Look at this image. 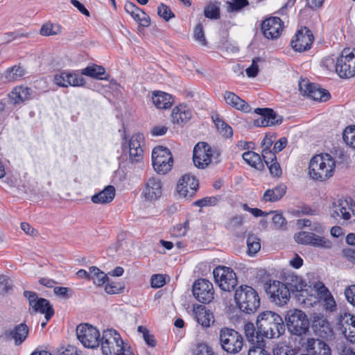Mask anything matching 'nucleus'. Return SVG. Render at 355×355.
<instances>
[{
  "instance_id": "64",
  "label": "nucleus",
  "mask_w": 355,
  "mask_h": 355,
  "mask_svg": "<svg viewBox=\"0 0 355 355\" xmlns=\"http://www.w3.org/2000/svg\"><path fill=\"white\" fill-rule=\"evenodd\" d=\"M265 346L250 347L248 355H270L265 349Z\"/></svg>"
},
{
  "instance_id": "34",
  "label": "nucleus",
  "mask_w": 355,
  "mask_h": 355,
  "mask_svg": "<svg viewBox=\"0 0 355 355\" xmlns=\"http://www.w3.org/2000/svg\"><path fill=\"white\" fill-rule=\"evenodd\" d=\"M286 285L289 288L290 292H304L306 291V282L300 276L294 274H289L286 277Z\"/></svg>"
},
{
  "instance_id": "8",
  "label": "nucleus",
  "mask_w": 355,
  "mask_h": 355,
  "mask_svg": "<svg viewBox=\"0 0 355 355\" xmlns=\"http://www.w3.org/2000/svg\"><path fill=\"white\" fill-rule=\"evenodd\" d=\"M152 163L155 171L159 174L167 173L172 168L173 159L168 148L158 146L152 152Z\"/></svg>"
},
{
  "instance_id": "57",
  "label": "nucleus",
  "mask_w": 355,
  "mask_h": 355,
  "mask_svg": "<svg viewBox=\"0 0 355 355\" xmlns=\"http://www.w3.org/2000/svg\"><path fill=\"white\" fill-rule=\"evenodd\" d=\"M313 288L320 299L331 293L324 284L320 282H316Z\"/></svg>"
},
{
  "instance_id": "5",
  "label": "nucleus",
  "mask_w": 355,
  "mask_h": 355,
  "mask_svg": "<svg viewBox=\"0 0 355 355\" xmlns=\"http://www.w3.org/2000/svg\"><path fill=\"white\" fill-rule=\"evenodd\" d=\"M285 320L288 330L293 335L302 336L309 331V320L306 313L301 310H289Z\"/></svg>"
},
{
  "instance_id": "1",
  "label": "nucleus",
  "mask_w": 355,
  "mask_h": 355,
  "mask_svg": "<svg viewBox=\"0 0 355 355\" xmlns=\"http://www.w3.org/2000/svg\"><path fill=\"white\" fill-rule=\"evenodd\" d=\"M256 323L259 334L267 338H279L285 331L282 317L270 311L261 313L257 318Z\"/></svg>"
},
{
  "instance_id": "63",
  "label": "nucleus",
  "mask_w": 355,
  "mask_h": 355,
  "mask_svg": "<svg viewBox=\"0 0 355 355\" xmlns=\"http://www.w3.org/2000/svg\"><path fill=\"white\" fill-rule=\"evenodd\" d=\"M343 333L347 340L352 343H355V324L350 326L348 328H345Z\"/></svg>"
},
{
  "instance_id": "51",
  "label": "nucleus",
  "mask_w": 355,
  "mask_h": 355,
  "mask_svg": "<svg viewBox=\"0 0 355 355\" xmlns=\"http://www.w3.org/2000/svg\"><path fill=\"white\" fill-rule=\"evenodd\" d=\"M247 5H248V0H232L227 2V11H239Z\"/></svg>"
},
{
  "instance_id": "54",
  "label": "nucleus",
  "mask_w": 355,
  "mask_h": 355,
  "mask_svg": "<svg viewBox=\"0 0 355 355\" xmlns=\"http://www.w3.org/2000/svg\"><path fill=\"white\" fill-rule=\"evenodd\" d=\"M275 152L274 150H271L270 149H262L261 155H262V161L263 162L269 166L270 163H272L277 160Z\"/></svg>"
},
{
  "instance_id": "10",
  "label": "nucleus",
  "mask_w": 355,
  "mask_h": 355,
  "mask_svg": "<svg viewBox=\"0 0 355 355\" xmlns=\"http://www.w3.org/2000/svg\"><path fill=\"white\" fill-rule=\"evenodd\" d=\"M76 336L78 340L87 348H96L101 343L99 331L88 324H80L76 327Z\"/></svg>"
},
{
  "instance_id": "46",
  "label": "nucleus",
  "mask_w": 355,
  "mask_h": 355,
  "mask_svg": "<svg viewBox=\"0 0 355 355\" xmlns=\"http://www.w3.org/2000/svg\"><path fill=\"white\" fill-rule=\"evenodd\" d=\"M343 138L347 145L355 149V125L347 127L343 131Z\"/></svg>"
},
{
  "instance_id": "39",
  "label": "nucleus",
  "mask_w": 355,
  "mask_h": 355,
  "mask_svg": "<svg viewBox=\"0 0 355 355\" xmlns=\"http://www.w3.org/2000/svg\"><path fill=\"white\" fill-rule=\"evenodd\" d=\"M28 333V327L24 323L17 325L9 332V336L15 340L17 345L21 344L26 338Z\"/></svg>"
},
{
  "instance_id": "37",
  "label": "nucleus",
  "mask_w": 355,
  "mask_h": 355,
  "mask_svg": "<svg viewBox=\"0 0 355 355\" xmlns=\"http://www.w3.org/2000/svg\"><path fill=\"white\" fill-rule=\"evenodd\" d=\"M81 74L98 80H107L108 76L105 68L97 64H92L83 69Z\"/></svg>"
},
{
  "instance_id": "12",
  "label": "nucleus",
  "mask_w": 355,
  "mask_h": 355,
  "mask_svg": "<svg viewBox=\"0 0 355 355\" xmlns=\"http://www.w3.org/2000/svg\"><path fill=\"white\" fill-rule=\"evenodd\" d=\"M266 291L271 302L279 306L286 304L290 299L289 288L285 284L279 281L270 282Z\"/></svg>"
},
{
  "instance_id": "42",
  "label": "nucleus",
  "mask_w": 355,
  "mask_h": 355,
  "mask_svg": "<svg viewBox=\"0 0 355 355\" xmlns=\"http://www.w3.org/2000/svg\"><path fill=\"white\" fill-rule=\"evenodd\" d=\"M89 271L92 275L91 279L95 285L101 286L108 281L107 275L96 266L89 267Z\"/></svg>"
},
{
  "instance_id": "23",
  "label": "nucleus",
  "mask_w": 355,
  "mask_h": 355,
  "mask_svg": "<svg viewBox=\"0 0 355 355\" xmlns=\"http://www.w3.org/2000/svg\"><path fill=\"white\" fill-rule=\"evenodd\" d=\"M282 30V21L277 17L268 18L261 24L262 33L268 39H275L279 37Z\"/></svg>"
},
{
  "instance_id": "11",
  "label": "nucleus",
  "mask_w": 355,
  "mask_h": 355,
  "mask_svg": "<svg viewBox=\"0 0 355 355\" xmlns=\"http://www.w3.org/2000/svg\"><path fill=\"white\" fill-rule=\"evenodd\" d=\"M213 275L215 282L221 290L231 291L237 284L235 272L229 267L219 266L214 268Z\"/></svg>"
},
{
  "instance_id": "30",
  "label": "nucleus",
  "mask_w": 355,
  "mask_h": 355,
  "mask_svg": "<svg viewBox=\"0 0 355 355\" xmlns=\"http://www.w3.org/2000/svg\"><path fill=\"white\" fill-rule=\"evenodd\" d=\"M225 103L238 110L244 112H248L250 110V105L244 100L241 99L239 96L232 92L226 91L223 94Z\"/></svg>"
},
{
  "instance_id": "14",
  "label": "nucleus",
  "mask_w": 355,
  "mask_h": 355,
  "mask_svg": "<svg viewBox=\"0 0 355 355\" xmlns=\"http://www.w3.org/2000/svg\"><path fill=\"white\" fill-rule=\"evenodd\" d=\"M53 81L60 87H80L85 84L81 75L74 71L62 70L54 75Z\"/></svg>"
},
{
  "instance_id": "27",
  "label": "nucleus",
  "mask_w": 355,
  "mask_h": 355,
  "mask_svg": "<svg viewBox=\"0 0 355 355\" xmlns=\"http://www.w3.org/2000/svg\"><path fill=\"white\" fill-rule=\"evenodd\" d=\"M124 9L141 26L147 27L150 25V20L148 17H146L145 12L135 3L127 1L124 6Z\"/></svg>"
},
{
  "instance_id": "38",
  "label": "nucleus",
  "mask_w": 355,
  "mask_h": 355,
  "mask_svg": "<svg viewBox=\"0 0 355 355\" xmlns=\"http://www.w3.org/2000/svg\"><path fill=\"white\" fill-rule=\"evenodd\" d=\"M242 157L248 165L255 169L261 171L264 168V164L259 154L251 150H248L243 153Z\"/></svg>"
},
{
  "instance_id": "7",
  "label": "nucleus",
  "mask_w": 355,
  "mask_h": 355,
  "mask_svg": "<svg viewBox=\"0 0 355 355\" xmlns=\"http://www.w3.org/2000/svg\"><path fill=\"white\" fill-rule=\"evenodd\" d=\"M220 343L222 348L230 354L239 353L243 345V338L236 331L223 328L220 331Z\"/></svg>"
},
{
  "instance_id": "31",
  "label": "nucleus",
  "mask_w": 355,
  "mask_h": 355,
  "mask_svg": "<svg viewBox=\"0 0 355 355\" xmlns=\"http://www.w3.org/2000/svg\"><path fill=\"white\" fill-rule=\"evenodd\" d=\"M244 331L248 340L251 343L250 347L265 346L263 337H260L259 331H256L253 323L248 322L244 325Z\"/></svg>"
},
{
  "instance_id": "4",
  "label": "nucleus",
  "mask_w": 355,
  "mask_h": 355,
  "mask_svg": "<svg viewBox=\"0 0 355 355\" xmlns=\"http://www.w3.org/2000/svg\"><path fill=\"white\" fill-rule=\"evenodd\" d=\"M234 300L239 309L248 314L255 312L260 305L257 291L248 286L238 288L235 291Z\"/></svg>"
},
{
  "instance_id": "43",
  "label": "nucleus",
  "mask_w": 355,
  "mask_h": 355,
  "mask_svg": "<svg viewBox=\"0 0 355 355\" xmlns=\"http://www.w3.org/2000/svg\"><path fill=\"white\" fill-rule=\"evenodd\" d=\"M62 27L58 24L47 22L44 24L40 31V33L43 36H53L61 33Z\"/></svg>"
},
{
  "instance_id": "40",
  "label": "nucleus",
  "mask_w": 355,
  "mask_h": 355,
  "mask_svg": "<svg viewBox=\"0 0 355 355\" xmlns=\"http://www.w3.org/2000/svg\"><path fill=\"white\" fill-rule=\"evenodd\" d=\"M24 75L25 70L21 67L14 66L5 71L3 78L6 81L14 82L21 79Z\"/></svg>"
},
{
  "instance_id": "53",
  "label": "nucleus",
  "mask_w": 355,
  "mask_h": 355,
  "mask_svg": "<svg viewBox=\"0 0 355 355\" xmlns=\"http://www.w3.org/2000/svg\"><path fill=\"white\" fill-rule=\"evenodd\" d=\"M194 39L199 42L202 45H206L207 42L205 40L203 28L201 24H198L193 30Z\"/></svg>"
},
{
  "instance_id": "35",
  "label": "nucleus",
  "mask_w": 355,
  "mask_h": 355,
  "mask_svg": "<svg viewBox=\"0 0 355 355\" xmlns=\"http://www.w3.org/2000/svg\"><path fill=\"white\" fill-rule=\"evenodd\" d=\"M193 312L196 321L202 327H209L211 322H214L212 313L208 311L204 306L198 305L194 309Z\"/></svg>"
},
{
  "instance_id": "26",
  "label": "nucleus",
  "mask_w": 355,
  "mask_h": 355,
  "mask_svg": "<svg viewBox=\"0 0 355 355\" xmlns=\"http://www.w3.org/2000/svg\"><path fill=\"white\" fill-rule=\"evenodd\" d=\"M306 350L310 355H331L329 346L320 339L309 338Z\"/></svg>"
},
{
  "instance_id": "21",
  "label": "nucleus",
  "mask_w": 355,
  "mask_h": 355,
  "mask_svg": "<svg viewBox=\"0 0 355 355\" xmlns=\"http://www.w3.org/2000/svg\"><path fill=\"white\" fill-rule=\"evenodd\" d=\"M198 187V180L193 175H184L178 181L176 191L183 198H192Z\"/></svg>"
},
{
  "instance_id": "19",
  "label": "nucleus",
  "mask_w": 355,
  "mask_h": 355,
  "mask_svg": "<svg viewBox=\"0 0 355 355\" xmlns=\"http://www.w3.org/2000/svg\"><path fill=\"white\" fill-rule=\"evenodd\" d=\"M331 216L334 218L340 217L347 220L352 216H355V202L352 198L338 199L333 204Z\"/></svg>"
},
{
  "instance_id": "36",
  "label": "nucleus",
  "mask_w": 355,
  "mask_h": 355,
  "mask_svg": "<svg viewBox=\"0 0 355 355\" xmlns=\"http://www.w3.org/2000/svg\"><path fill=\"white\" fill-rule=\"evenodd\" d=\"M286 186L284 184H279L275 187L266 190L262 197L266 202H276L283 198L286 192Z\"/></svg>"
},
{
  "instance_id": "58",
  "label": "nucleus",
  "mask_w": 355,
  "mask_h": 355,
  "mask_svg": "<svg viewBox=\"0 0 355 355\" xmlns=\"http://www.w3.org/2000/svg\"><path fill=\"white\" fill-rule=\"evenodd\" d=\"M321 300L323 301V304L325 309L329 310L330 311H333L334 310L336 309V302L331 293L322 297Z\"/></svg>"
},
{
  "instance_id": "25",
  "label": "nucleus",
  "mask_w": 355,
  "mask_h": 355,
  "mask_svg": "<svg viewBox=\"0 0 355 355\" xmlns=\"http://www.w3.org/2000/svg\"><path fill=\"white\" fill-rule=\"evenodd\" d=\"M312 329L315 334L323 338L333 335V330L329 321L322 315L315 314L312 320Z\"/></svg>"
},
{
  "instance_id": "45",
  "label": "nucleus",
  "mask_w": 355,
  "mask_h": 355,
  "mask_svg": "<svg viewBox=\"0 0 355 355\" xmlns=\"http://www.w3.org/2000/svg\"><path fill=\"white\" fill-rule=\"evenodd\" d=\"M355 324V316L347 312L340 313L338 318V325L344 331L345 328Z\"/></svg>"
},
{
  "instance_id": "18",
  "label": "nucleus",
  "mask_w": 355,
  "mask_h": 355,
  "mask_svg": "<svg viewBox=\"0 0 355 355\" xmlns=\"http://www.w3.org/2000/svg\"><path fill=\"white\" fill-rule=\"evenodd\" d=\"M313 40L311 31L304 26L297 31L291 41V45L295 51L303 52L311 49Z\"/></svg>"
},
{
  "instance_id": "61",
  "label": "nucleus",
  "mask_w": 355,
  "mask_h": 355,
  "mask_svg": "<svg viewBox=\"0 0 355 355\" xmlns=\"http://www.w3.org/2000/svg\"><path fill=\"white\" fill-rule=\"evenodd\" d=\"M11 288L8 279L0 275V295L6 294Z\"/></svg>"
},
{
  "instance_id": "62",
  "label": "nucleus",
  "mask_w": 355,
  "mask_h": 355,
  "mask_svg": "<svg viewBox=\"0 0 355 355\" xmlns=\"http://www.w3.org/2000/svg\"><path fill=\"white\" fill-rule=\"evenodd\" d=\"M259 60V58L253 60L251 66L246 69V74L248 77L254 78L258 74L259 67L257 64V61Z\"/></svg>"
},
{
  "instance_id": "41",
  "label": "nucleus",
  "mask_w": 355,
  "mask_h": 355,
  "mask_svg": "<svg viewBox=\"0 0 355 355\" xmlns=\"http://www.w3.org/2000/svg\"><path fill=\"white\" fill-rule=\"evenodd\" d=\"M212 120L217 129L226 137L232 135L233 132L232 128L222 119L218 114H215L211 116Z\"/></svg>"
},
{
  "instance_id": "48",
  "label": "nucleus",
  "mask_w": 355,
  "mask_h": 355,
  "mask_svg": "<svg viewBox=\"0 0 355 355\" xmlns=\"http://www.w3.org/2000/svg\"><path fill=\"white\" fill-rule=\"evenodd\" d=\"M189 229V223L186 220L183 223H180L175 225L171 230V234L176 237L184 236L187 234Z\"/></svg>"
},
{
  "instance_id": "60",
  "label": "nucleus",
  "mask_w": 355,
  "mask_h": 355,
  "mask_svg": "<svg viewBox=\"0 0 355 355\" xmlns=\"http://www.w3.org/2000/svg\"><path fill=\"white\" fill-rule=\"evenodd\" d=\"M347 301L355 306V284L349 286L345 290Z\"/></svg>"
},
{
  "instance_id": "2",
  "label": "nucleus",
  "mask_w": 355,
  "mask_h": 355,
  "mask_svg": "<svg viewBox=\"0 0 355 355\" xmlns=\"http://www.w3.org/2000/svg\"><path fill=\"white\" fill-rule=\"evenodd\" d=\"M336 161L329 154H319L313 156L309 162V175L315 180L325 181L333 176Z\"/></svg>"
},
{
  "instance_id": "6",
  "label": "nucleus",
  "mask_w": 355,
  "mask_h": 355,
  "mask_svg": "<svg viewBox=\"0 0 355 355\" xmlns=\"http://www.w3.org/2000/svg\"><path fill=\"white\" fill-rule=\"evenodd\" d=\"M336 72L343 78L355 76V52L349 49H344L336 58Z\"/></svg>"
},
{
  "instance_id": "28",
  "label": "nucleus",
  "mask_w": 355,
  "mask_h": 355,
  "mask_svg": "<svg viewBox=\"0 0 355 355\" xmlns=\"http://www.w3.org/2000/svg\"><path fill=\"white\" fill-rule=\"evenodd\" d=\"M32 90L26 87H15L8 94L9 101L12 105H19L30 98Z\"/></svg>"
},
{
  "instance_id": "24",
  "label": "nucleus",
  "mask_w": 355,
  "mask_h": 355,
  "mask_svg": "<svg viewBox=\"0 0 355 355\" xmlns=\"http://www.w3.org/2000/svg\"><path fill=\"white\" fill-rule=\"evenodd\" d=\"M144 137L141 133L134 134L128 141L129 156L132 162H138L143 157L142 146Z\"/></svg>"
},
{
  "instance_id": "16",
  "label": "nucleus",
  "mask_w": 355,
  "mask_h": 355,
  "mask_svg": "<svg viewBox=\"0 0 355 355\" xmlns=\"http://www.w3.org/2000/svg\"><path fill=\"white\" fill-rule=\"evenodd\" d=\"M193 294L196 299L200 302L207 304L214 299L213 284L205 279L196 280L193 286Z\"/></svg>"
},
{
  "instance_id": "50",
  "label": "nucleus",
  "mask_w": 355,
  "mask_h": 355,
  "mask_svg": "<svg viewBox=\"0 0 355 355\" xmlns=\"http://www.w3.org/2000/svg\"><path fill=\"white\" fill-rule=\"evenodd\" d=\"M204 14L209 19H218L220 16L219 7L216 4L209 3L205 7Z\"/></svg>"
},
{
  "instance_id": "55",
  "label": "nucleus",
  "mask_w": 355,
  "mask_h": 355,
  "mask_svg": "<svg viewBox=\"0 0 355 355\" xmlns=\"http://www.w3.org/2000/svg\"><path fill=\"white\" fill-rule=\"evenodd\" d=\"M150 284L153 288H161L166 284L165 277L160 274L153 275L150 279Z\"/></svg>"
},
{
  "instance_id": "22",
  "label": "nucleus",
  "mask_w": 355,
  "mask_h": 355,
  "mask_svg": "<svg viewBox=\"0 0 355 355\" xmlns=\"http://www.w3.org/2000/svg\"><path fill=\"white\" fill-rule=\"evenodd\" d=\"M254 112L259 116L254 121V124L257 127L272 126L282 123V120L277 114L270 108H257Z\"/></svg>"
},
{
  "instance_id": "32",
  "label": "nucleus",
  "mask_w": 355,
  "mask_h": 355,
  "mask_svg": "<svg viewBox=\"0 0 355 355\" xmlns=\"http://www.w3.org/2000/svg\"><path fill=\"white\" fill-rule=\"evenodd\" d=\"M115 188L108 185L98 193L92 197V202L95 204H106L111 202L115 196Z\"/></svg>"
},
{
  "instance_id": "33",
  "label": "nucleus",
  "mask_w": 355,
  "mask_h": 355,
  "mask_svg": "<svg viewBox=\"0 0 355 355\" xmlns=\"http://www.w3.org/2000/svg\"><path fill=\"white\" fill-rule=\"evenodd\" d=\"M152 101L158 109H168L173 104L172 96L161 91L153 93Z\"/></svg>"
},
{
  "instance_id": "3",
  "label": "nucleus",
  "mask_w": 355,
  "mask_h": 355,
  "mask_svg": "<svg viewBox=\"0 0 355 355\" xmlns=\"http://www.w3.org/2000/svg\"><path fill=\"white\" fill-rule=\"evenodd\" d=\"M101 342L103 355H134L130 347L124 345L120 334L113 329L103 331Z\"/></svg>"
},
{
  "instance_id": "59",
  "label": "nucleus",
  "mask_w": 355,
  "mask_h": 355,
  "mask_svg": "<svg viewBox=\"0 0 355 355\" xmlns=\"http://www.w3.org/2000/svg\"><path fill=\"white\" fill-rule=\"evenodd\" d=\"M243 219L241 216H236L230 220L227 224V227L230 230H234L243 224Z\"/></svg>"
},
{
  "instance_id": "56",
  "label": "nucleus",
  "mask_w": 355,
  "mask_h": 355,
  "mask_svg": "<svg viewBox=\"0 0 355 355\" xmlns=\"http://www.w3.org/2000/svg\"><path fill=\"white\" fill-rule=\"evenodd\" d=\"M195 355H214L210 347L205 343H200L195 349Z\"/></svg>"
},
{
  "instance_id": "20",
  "label": "nucleus",
  "mask_w": 355,
  "mask_h": 355,
  "mask_svg": "<svg viewBox=\"0 0 355 355\" xmlns=\"http://www.w3.org/2000/svg\"><path fill=\"white\" fill-rule=\"evenodd\" d=\"M162 194V182L158 178H150L144 184L141 197L146 202L157 200Z\"/></svg>"
},
{
  "instance_id": "15",
  "label": "nucleus",
  "mask_w": 355,
  "mask_h": 355,
  "mask_svg": "<svg viewBox=\"0 0 355 355\" xmlns=\"http://www.w3.org/2000/svg\"><path fill=\"white\" fill-rule=\"evenodd\" d=\"M295 241L302 245H309L315 248H330L331 242L321 236L310 232H300L294 235Z\"/></svg>"
},
{
  "instance_id": "9",
  "label": "nucleus",
  "mask_w": 355,
  "mask_h": 355,
  "mask_svg": "<svg viewBox=\"0 0 355 355\" xmlns=\"http://www.w3.org/2000/svg\"><path fill=\"white\" fill-rule=\"evenodd\" d=\"M24 296L28 300L29 310L31 313L44 314L45 319L49 321L54 314L53 306L49 301L44 298H39L33 291H25Z\"/></svg>"
},
{
  "instance_id": "17",
  "label": "nucleus",
  "mask_w": 355,
  "mask_h": 355,
  "mask_svg": "<svg viewBox=\"0 0 355 355\" xmlns=\"http://www.w3.org/2000/svg\"><path fill=\"white\" fill-rule=\"evenodd\" d=\"M213 156V150L205 142L198 143L193 148V163L199 168H206L211 162Z\"/></svg>"
},
{
  "instance_id": "52",
  "label": "nucleus",
  "mask_w": 355,
  "mask_h": 355,
  "mask_svg": "<svg viewBox=\"0 0 355 355\" xmlns=\"http://www.w3.org/2000/svg\"><path fill=\"white\" fill-rule=\"evenodd\" d=\"M157 13L159 17L164 19L166 21H168L170 19L175 17V15L171 11V8L164 4L161 3L157 8Z\"/></svg>"
},
{
  "instance_id": "49",
  "label": "nucleus",
  "mask_w": 355,
  "mask_h": 355,
  "mask_svg": "<svg viewBox=\"0 0 355 355\" xmlns=\"http://www.w3.org/2000/svg\"><path fill=\"white\" fill-rule=\"evenodd\" d=\"M270 214H272V224L274 225V228L280 230L283 229L286 227V221L283 215L281 213H278L277 211H271L269 212Z\"/></svg>"
},
{
  "instance_id": "44",
  "label": "nucleus",
  "mask_w": 355,
  "mask_h": 355,
  "mask_svg": "<svg viewBox=\"0 0 355 355\" xmlns=\"http://www.w3.org/2000/svg\"><path fill=\"white\" fill-rule=\"evenodd\" d=\"M248 254L252 257L261 249L260 239L254 234H250L247 239Z\"/></svg>"
},
{
  "instance_id": "29",
  "label": "nucleus",
  "mask_w": 355,
  "mask_h": 355,
  "mask_svg": "<svg viewBox=\"0 0 355 355\" xmlns=\"http://www.w3.org/2000/svg\"><path fill=\"white\" fill-rule=\"evenodd\" d=\"M192 117L191 110L184 105L175 107L171 113V120L173 123L182 125Z\"/></svg>"
},
{
  "instance_id": "13",
  "label": "nucleus",
  "mask_w": 355,
  "mask_h": 355,
  "mask_svg": "<svg viewBox=\"0 0 355 355\" xmlns=\"http://www.w3.org/2000/svg\"><path fill=\"white\" fill-rule=\"evenodd\" d=\"M299 90L303 96H306L316 101L324 102L330 98V94L327 90L310 83L306 79H302L299 82Z\"/></svg>"
},
{
  "instance_id": "47",
  "label": "nucleus",
  "mask_w": 355,
  "mask_h": 355,
  "mask_svg": "<svg viewBox=\"0 0 355 355\" xmlns=\"http://www.w3.org/2000/svg\"><path fill=\"white\" fill-rule=\"evenodd\" d=\"M219 200L220 197L218 196H207L195 201L193 202V205L200 207L214 206L218 202Z\"/></svg>"
}]
</instances>
